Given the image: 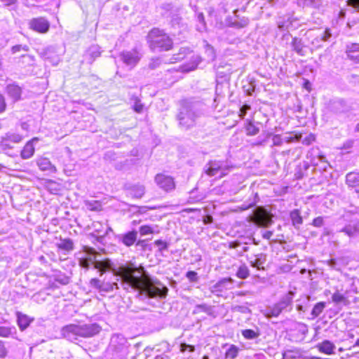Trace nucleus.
<instances>
[{
    "instance_id": "nucleus-35",
    "label": "nucleus",
    "mask_w": 359,
    "mask_h": 359,
    "mask_svg": "<svg viewBox=\"0 0 359 359\" xmlns=\"http://www.w3.org/2000/svg\"><path fill=\"white\" fill-rule=\"evenodd\" d=\"M236 276L241 279H246L250 276V271L245 264L239 266L236 271Z\"/></svg>"
},
{
    "instance_id": "nucleus-27",
    "label": "nucleus",
    "mask_w": 359,
    "mask_h": 359,
    "mask_svg": "<svg viewBox=\"0 0 359 359\" xmlns=\"http://www.w3.org/2000/svg\"><path fill=\"white\" fill-rule=\"evenodd\" d=\"M18 325L20 330H25L33 321V318H29L28 316L23 314L20 312L17 313Z\"/></svg>"
},
{
    "instance_id": "nucleus-46",
    "label": "nucleus",
    "mask_w": 359,
    "mask_h": 359,
    "mask_svg": "<svg viewBox=\"0 0 359 359\" xmlns=\"http://www.w3.org/2000/svg\"><path fill=\"white\" fill-rule=\"evenodd\" d=\"M29 50V46L27 45H15L11 48V52L13 54H15L21 50L27 52Z\"/></svg>"
},
{
    "instance_id": "nucleus-43",
    "label": "nucleus",
    "mask_w": 359,
    "mask_h": 359,
    "mask_svg": "<svg viewBox=\"0 0 359 359\" xmlns=\"http://www.w3.org/2000/svg\"><path fill=\"white\" fill-rule=\"evenodd\" d=\"M249 23V20L248 18H243L241 19H240L239 20H235L233 23H232V25L233 27H236V28H243V27H245Z\"/></svg>"
},
{
    "instance_id": "nucleus-34",
    "label": "nucleus",
    "mask_w": 359,
    "mask_h": 359,
    "mask_svg": "<svg viewBox=\"0 0 359 359\" xmlns=\"http://www.w3.org/2000/svg\"><path fill=\"white\" fill-rule=\"evenodd\" d=\"M57 246L60 249L71 251L74 249V243L72 240L67 238L61 240L60 243L57 244Z\"/></svg>"
},
{
    "instance_id": "nucleus-44",
    "label": "nucleus",
    "mask_w": 359,
    "mask_h": 359,
    "mask_svg": "<svg viewBox=\"0 0 359 359\" xmlns=\"http://www.w3.org/2000/svg\"><path fill=\"white\" fill-rule=\"evenodd\" d=\"M93 227L95 233H91L92 236L96 237L97 235H101L100 233L103 230V225L99 222H95L93 223Z\"/></svg>"
},
{
    "instance_id": "nucleus-37",
    "label": "nucleus",
    "mask_w": 359,
    "mask_h": 359,
    "mask_svg": "<svg viewBox=\"0 0 359 359\" xmlns=\"http://www.w3.org/2000/svg\"><path fill=\"white\" fill-rule=\"evenodd\" d=\"M325 307V302H318L317 303L312 309L311 316L312 318H315L318 317L323 311Z\"/></svg>"
},
{
    "instance_id": "nucleus-55",
    "label": "nucleus",
    "mask_w": 359,
    "mask_h": 359,
    "mask_svg": "<svg viewBox=\"0 0 359 359\" xmlns=\"http://www.w3.org/2000/svg\"><path fill=\"white\" fill-rule=\"evenodd\" d=\"M11 334V329L7 327H0V337H8Z\"/></svg>"
},
{
    "instance_id": "nucleus-51",
    "label": "nucleus",
    "mask_w": 359,
    "mask_h": 359,
    "mask_svg": "<svg viewBox=\"0 0 359 359\" xmlns=\"http://www.w3.org/2000/svg\"><path fill=\"white\" fill-rule=\"evenodd\" d=\"M187 351L192 353L195 351V346L193 345L187 344L186 343H182L180 344V351L185 352Z\"/></svg>"
},
{
    "instance_id": "nucleus-4",
    "label": "nucleus",
    "mask_w": 359,
    "mask_h": 359,
    "mask_svg": "<svg viewBox=\"0 0 359 359\" xmlns=\"http://www.w3.org/2000/svg\"><path fill=\"white\" fill-rule=\"evenodd\" d=\"M97 252L93 248L83 246L82 250L76 253L79 264L82 268L88 269L93 262L95 269L101 272V275L107 269L108 266L104 262L94 261Z\"/></svg>"
},
{
    "instance_id": "nucleus-2",
    "label": "nucleus",
    "mask_w": 359,
    "mask_h": 359,
    "mask_svg": "<svg viewBox=\"0 0 359 359\" xmlns=\"http://www.w3.org/2000/svg\"><path fill=\"white\" fill-rule=\"evenodd\" d=\"M202 114L198 104L184 100L177 115L179 125L184 130L190 129L196 125Z\"/></svg>"
},
{
    "instance_id": "nucleus-6",
    "label": "nucleus",
    "mask_w": 359,
    "mask_h": 359,
    "mask_svg": "<svg viewBox=\"0 0 359 359\" xmlns=\"http://www.w3.org/2000/svg\"><path fill=\"white\" fill-rule=\"evenodd\" d=\"M149 46L152 50H168L172 46V41L168 35L159 29H153L147 36Z\"/></svg>"
},
{
    "instance_id": "nucleus-3",
    "label": "nucleus",
    "mask_w": 359,
    "mask_h": 359,
    "mask_svg": "<svg viewBox=\"0 0 359 359\" xmlns=\"http://www.w3.org/2000/svg\"><path fill=\"white\" fill-rule=\"evenodd\" d=\"M129 343L122 334H113L108 347L110 359H126L128 354Z\"/></svg>"
},
{
    "instance_id": "nucleus-25",
    "label": "nucleus",
    "mask_w": 359,
    "mask_h": 359,
    "mask_svg": "<svg viewBox=\"0 0 359 359\" xmlns=\"http://www.w3.org/2000/svg\"><path fill=\"white\" fill-rule=\"evenodd\" d=\"M37 141L36 138L32 139L31 141H29L24 147L23 149L21 151L20 156L23 159H28L31 158L34 153V147L33 145V142Z\"/></svg>"
},
{
    "instance_id": "nucleus-12",
    "label": "nucleus",
    "mask_w": 359,
    "mask_h": 359,
    "mask_svg": "<svg viewBox=\"0 0 359 359\" xmlns=\"http://www.w3.org/2000/svg\"><path fill=\"white\" fill-rule=\"evenodd\" d=\"M92 287L98 290L100 292H109L114 289H118L117 283L104 282L97 278H92L90 281Z\"/></svg>"
},
{
    "instance_id": "nucleus-1",
    "label": "nucleus",
    "mask_w": 359,
    "mask_h": 359,
    "mask_svg": "<svg viewBox=\"0 0 359 359\" xmlns=\"http://www.w3.org/2000/svg\"><path fill=\"white\" fill-rule=\"evenodd\" d=\"M136 271L135 266L121 267V285L124 290L132 288L148 298L165 299L167 297L168 288L159 280L152 278L143 267L138 269L142 276H135Z\"/></svg>"
},
{
    "instance_id": "nucleus-5",
    "label": "nucleus",
    "mask_w": 359,
    "mask_h": 359,
    "mask_svg": "<svg viewBox=\"0 0 359 359\" xmlns=\"http://www.w3.org/2000/svg\"><path fill=\"white\" fill-rule=\"evenodd\" d=\"M294 292L292 291L285 294L279 302L271 306L266 308L263 314L268 318L278 317L283 312H290L292 310V302Z\"/></svg>"
},
{
    "instance_id": "nucleus-24",
    "label": "nucleus",
    "mask_w": 359,
    "mask_h": 359,
    "mask_svg": "<svg viewBox=\"0 0 359 359\" xmlns=\"http://www.w3.org/2000/svg\"><path fill=\"white\" fill-rule=\"evenodd\" d=\"M266 255L264 254H259L251 258L250 260V264L251 266L256 268L257 270H264V264L266 262Z\"/></svg>"
},
{
    "instance_id": "nucleus-19",
    "label": "nucleus",
    "mask_w": 359,
    "mask_h": 359,
    "mask_svg": "<svg viewBox=\"0 0 359 359\" xmlns=\"http://www.w3.org/2000/svg\"><path fill=\"white\" fill-rule=\"evenodd\" d=\"M62 336L70 341H74L77 340L76 334V325L69 324L64 326L61 329Z\"/></svg>"
},
{
    "instance_id": "nucleus-53",
    "label": "nucleus",
    "mask_w": 359,
    "mask_h": 359,
    "mask_svg": "<svg viewBox=\"0 0 359 359\" xmlns=\"http://www.w3.org/2000/svg\"><path fill=\"white\" fill-rule=\"evenodd\" d=\"M299 355V353L297 351L287 350L284 353V357L287 358H295Z\"/></svg>"
},
{
    "instance_id": "nucleus-11",
    "label": "nucleus",
    "mask_w": 359,
    "mask_h": 359,
    "mask_svg": "<svg viewBox=\"0 0 359 359\" xmlns=\"http://www.w3.org/2000/svg\"><path fill=\"white\" fill-rule=\"evenodd\" d=\"M120 56L123 63L131 68L134 67L139 62L142 57L141 54L135 49L123 51Z\"/></svg>"
},
{
    "instance_id": "nucleus-18",
    "label": "nucleus",
    "mask_w": 359,
    "mask_h": 359,
    "mask_svg": "<svg viewBox=\"0 0 359 359\" xmlns=\"http://www.w3.org/2000/svg\"><path fill=\"white\" fill-rule=\"evenodd\" d=\"M81 327L83 338L92 337L97 334L101 330L100 326L97 323L81 325Z\"/></svg>"
},
{
    "instance_id": "nucleus-62",
    "label": "nucleus",
    "mask_w": 359,
    "mask_h": 359,
    "mask_svg": "<svg viewBox=\"0 0 359 359\" xmlns=\"http://www.w3.org/2000/svg\"><path fill=\"white\" fill-rule=\"evenodd\" d=\"M109 231H112V229L110 226H107L106 231H104V233L102 235H97V236H95L97 241L98 242L101 243L102 241V240L104 239V238L107 235H108Z\"/></svg>"
},
{
    "instance_id": "nucleus-63",
    "label": "nucleus",
    "mask_w": 359,
    "mask_h": 359,
    "mask_svg": "<svg viewBox=\"0 0 359 359\" xmlns=\"http://www.w3.org/2000/svg\"><path fill=\"white\" fill-rule=\"evenodd\" d=\"M313 225L316 227H320L323 224V218L318 217L313 220Z\"/></svg>"
},
{
    "instance_id": "nucleus-64",
    "label": "nucleus",
    "mask_w": 359,
    "mask_h": 359,
    "mask_svg": "<svg viewBox=\"0 0 359 359\" xmlns=\"http://www.w3.org/2000/svg\"><path fill=\"white\" fill-rule=\"evenodd\" d=\"M7 355V350L2 341H0V358H4Z\"/></svg>"
},
{
    "instance_id": "nucleus-47",
    "label": "nucleus",
    "mask_w": 359,
    "mask_h": 359,
    "mask_svg": "<svg viewBox=\"0 0 359 359\" xmlns=\"http://www.w3.org/2000/svg\"><path fill=\"white\" fill-rule=\"evenodd\" d=\"M302 135L301 134H294V136H285L283 138V142L287 143H291L294 141H300L302 140Z\"/></svg>"
},
{
    "instance_id": "nucleus-54",
    "label": "nucleus",
    "mask_w": 359,
    "mask_h": 359,
    "mask_svg": "<svg viewBox=\"0 0 359 359\" xmlns=\"http://www.w3.org/2000/svg\"><path fill=\"white\" fill-rule=\"evenodd\" d=\"M205 52L211 60H214L215 58V53L213 47L208 43L205 45Z\"/></svg>"
},
{
    "instance_id": "nucleus-28",
    "label": "nucleus",
    "mask_w": 359,
    "mask_h": 359,
    "mask_svg": "<svg viewBox=\"0 0 359 359\" xmlns=\"http://www.w3.org/2000/svg\"><path fill=\"white\" fill-rule=\"evenodd\" d=\"M347 56L350 60H359V43H353L346 49Z\"/></svg>"
},
{
    "instance_id": "nucleus-52",
    "label": "nucleus",
    "mask_w": 359,
    "mask_h": 359,
    "mask_svg": "<svg viewBox=\"0 0 359 359\" xmlns=\"http://www.w3.org/2000/svg\"><path fill=\"white\" fill-rule=\"evenodd\" d=\"M316 140V137L313 134H309L306 137L302 139V142L305 145H310Z\"/></svg>"
},
{
    "instance_id": "nucleus-48",
    "label": "nucleus",
    "mask_w": 359,
    "mask_h": 359,
    "mask_svg": "<svg viewBox=\"0 0 359 359\" xmlns=\"http://www.w3.org/2000/svg\"><path fill=\"white\" fill-rule=\"evenodd\" d=\"M140 233L142 236L151 234L154 233L153 229L150 226L144 225L140 228Z\"/></svg>"
},
{
    "instance_id": "nucleus-61",
    "label": "nucleus",
    "mask_w": 359,
    "mask_h": 359,
    "mask_svg": "<svg viewBox=\"0 0 359 359\" xmlns=\"http://www.w3.org/2000/svg\"><path fill=\"white\" fill-rule=\"evenodd\" d=\"M348 5L354 8L356 11H359V0H347Z\"/></svg>"
},
{
    "instance_id": "nucleus-38",
    "label": "nucleus",
    "mask_w": 359,
    "mask_h": 359,
    "mask_svg": "<svg viewBox=\"0 0 359 359\" xmlns=\"http://www.w3.org/2000/svg\"><path fill=\"white\" fill-rule=\"evenodd\" d=\"M332 302H334L335 304L343 303L345 305L347 304L348 302L344 295L339 293L338 291H337L332 294Z\"/></svg>"
},
{
    "instance_id": "nucleus-30",
    "label": "nucleus",
    "mask_w": 359,
    "mask_h": 359,
    "mask_svg": "<svg viewBox=\"0 0 359 359\" xmlns=\"http://www.w3.org/2000/svg\"><path fill=\"white\" fill-rule=\"evenodd\" d=\"M293 50L300 55H304V47L302 43V40L297 38H294L292 42Z\"/></svg>"
},
{
    "instance_id": "nucleus-31",
    "label": "nucleus",
    "mask_w": 359,
    "mask_h": 359,
    "mask_svg": "<svg viewBox=\"0 0 359 359\" xmlns=\"http://www.w3.org/2000/svg\"><path fill=\"white\" fill-rule=\"evenodd\" d=\"M84 203L86 208L91 211H99L102 209V203L99 201H85Z\"/></svg>"
},
{
    "instance_id": "nucleus-16",
    "label": "nucleus",
    "mask_w": 359,
    "mask_h": 359,
    "mask_svg": "<svg viewBox=\"0 0 359 359\" xmlns=\"http://www.w3.org/2000/svg\"><path fill=\"white\" fill-rule=\"evenodd\" d=\"M339 232L344 233L351 238L359 236V219H353L346 224Z\"/></svg>"
},
{
    "instance_id": "nucleus-10",
    "label": "nucleus",
    "mask_w": 359,
    "mask_h": 359,
    "mask_svg": "<svg viewBox=\"0 0 359 359\" xmlns=\"http://www.w3.org/2000/svg\"><path fill=\"white\" fill-rule=\"evenodd\" d=\"M328 109L330 112L336 115L346 114L351 110L350 106L341 99L330 101Z\"/></svg>"
},
{
    "instance_id": "nucleus-50",
    "label": "nucleus",
    "mask_w": 359,
    "mask_h": 359,
    "mask_svg": "<svg viewBox=\"0 0 359 359\" xmlns=\"http://www.w3.org/2000/svg\"><path fill=\"white\" fill-rule=\"evenodd\" d=\"M156 246L158 247V250L160 251H163L168 249V243L162 240H156L154 242Z\"/></svg>"
},
{
    "instance_id": "nucleus-60",
    "label": "nucleus",
    "mask_w": 359,
    "mask_h": 359,
    "mask_svg": "<svg viewBox=\"0 0 359 359\" xmlns=\"http://www.w3.org/2000/svg\"><path fill=\"white\" fill-rule=\"evenodd\" d=\"M161 64L160 58H153L149 65V67L151 69L157 68Z\"/></svg>"
},
{
    "instance_id": "nucleus-20",
    "label": "nucleus",
    "mask_w": 359,
    "mask_h": 359,
    "mask_svg": "<svg viewBox=\"0 0 359 359\" xmlns=\"http://www.w3.org/2000/svg\"><path fill=\"white\" fill-rule=\"evenodd\" d=\"M346 182L349 188L359 193V174L354 172H348L346 176Z\"/></svg>"
},
{
    "instance_id": "nucleus-56",
    "label": "nucleus",
    "mask_w": 359,
    "mask_h": 359,
    "mask_svg": "<svg viewBox=\"0 0 359 359\" xmlns=\"http://www.w3.org/2000/svg\"><path fill=\"white\" fill-rule=\"evenodd\" d=\"M186 276L191 282H196L198 280L197 273L194 271H188Z\"/></svg>"
},
{
    "instance_id": "nucleus-21",
    "label": "nucleus",
    "mask_w": 359,
    "mask_h": 359,
    "mask_svg": "<svg viewBox=\"0 0 359 359\" xmlns=\"http://www.w3.org/2000/svg\"><path fill=\"white\" fill-rule=\"evenodd\" d=\"M201 62V56L198 55H193L189 62L180 67L181 71L183 72H189L195 70Z\"/></svg>"
},
{
    "instance_id": "nucleus-32",
    "label": "nucleus",
    "mask_w": 359,
    "mask_h": 359,
    "mask_svg": "<svg viewBox=\"0 0 359 359\" xmlns=\"http://www.w3.org/2000/svg\"><path fill=\"white\" fill-rule=\"evenodd\" d=\"M246 133L249 136L257 135L259 132V128L257 127L251 121L248 120L245 125Z\"/></svg>"
},
{
    "instance_id": "nucleus-57",
    "label": "nucleus",
    "mask_w": 359,
    "mask_h": 359,
    "mask_svg": "<svg viewBox=\"0 0 359 359\" xmlns=\"http://www.w3.org/2000/svg\"><path fill=\"white\" fill-rule=\"evenodd\" d=\"M272 142L273 146H281L283 142V140L280 135H275L272 138Z\"/></svg>"
},
{
    "instance_id": "nucleus-42",
    "label": "nucleus",
    "mask_w": 359,
    "mask_h": 359,
    "mask_svg": "<svg viewBox=\"0 0 359 359\" xmlns=\"http://www.w3.org/2000/svg\"><path fill=\"white\" fill-rule=\"evenodd\" d=\"M190 53V50L189 48H181L179 53L177 55H175L173 57V60L175 62L182 60L184 56ZM174 62V61H172Z\"/></svg>"
},
{
    "instance_id": "nucleus-7",
    "label": "nucleus",
    "mask_w": 359,
    "mask_h": 359,
    "mask_svg": "<svg viewBox=\"0 0 359 359\" xmlns=\"http://www.w3.org/2000/svg\"><path fill=\"white\" fill-rule=\"evenodd\" d=\"M230 169V166L226 162L222 161L212 160L204 167V172L210 177L218 175L219 178L226 176Z\"/></svg>"
},
{
    "instance_id": "nucleus-58",
    "label": "nucleus",
    "mask_w": 359,
    "mask_h": 359,
    "mask_svg": "<svg viewBox=\"0 0 359 359\" xmlns=\"http://www.w3.org/2000/svg\"><path fill=\"white\" fill-rule=\"evenodd\" d=\"M306 6H312L314 8L319 7L321 4L320 0H304Z\"/></svg>"
},
{
    "instance_id": "nucleus-39",
    "label": "nucleus",
    "mask_w": 359,
    "mask_h": 359,
    "mask_svg": "<svg viewBox=\"0 0 359 359\" xmlns=\"http://www.w3.org/2000/svg\"><path fill=\"white\" fill-rule=\"evenodd\" d=\"M238 353V348L235 345H231L225 353L226 358L234 359Z\"/></svg>"
},
{
    "instance_id": "nucleus-9",
    "label": "nucleus",
    "mask_w": 359,
    "mask_h": 359,
    "mask_svg": "<svg viewBox=\"0 0 359 359\" xmlns=\"http://www.w3.org/2000/svg\"><path fill=\"white\" fill-rule=\"evenodd\" d=\"M28 25L31 29L40 34L48 32L50 28L49 22L42 17L31 19Z\"/></svg>"
},
{
    "instance_id": "nucleus-59",
    "label": "nucleus",
    "mask_w": 359,
    "mask_h": 359,
    "mask_svg": "<svg viewBox=\"0 0 359 359\" xmlns=\"http://www.w3.org/2000/svg\"><path fill=\"white\" fill-rule=\"evenodd\" d=\"M250 106L248 105V104H244L243 105L241 109H240V114H239V116L241 118H244V116H245V114H247L248 111L250 109Z\"/></svg>"
},
{
    "instance_id": "nucleus-40",
    "label": "nucleus",
    "mask_w": 359,
    "mask_h": 359,
    "mask_svg": "<svg viewBox=\"0 0 359 359\" xmlns=\"http://www.w3.org/2000/svg\"><path fill=\"white\" fill-rule=\"evenodd\" d=\"M132 100L133 101V107L134 111L137 113H142L144 109V105L141 103L140 99L136 96H133Z\"/></svg>"
},
{
    "instance_id": "nucleus-49",
    "label": "nucleus",
    "mask_w": 359,
    "mask_h": 359,
    "mask_svg": "<svg viewBox=\"0 0 359 359\" xmlns=\"http://www.w3.org/2000/svg\"><path fill=\"white\" fill-rule=\"evenodd\" d=\"M327 264L330 267H331L332 269H335L337 271H339L341 269V265L339 263V262L335 259H331L327 261Z\"/></svg>"
},
{
    "instance_id": "nucleus-36",
    "label": "nucleus",
    "mask_w": 359,
    "mask_h": 359,
    "mask_svg": "<svg viewBox=\"0 0 359 359\" xmlns=\"http://www.w3.org/2000/svg\"><path fill=\"white\" fill-rule=\"evenodd\" d=\"M242 335L246 339H255L259 336V332L250 329H246L241 331Z\"/></svg>"
},
{
    "instance_id": "nucleus-22",
    "label": "nucleus",
    "mask_w": 359,
    "mask_h": 359,
    "mask_svg": "<svg viewBox=\"0 0 359 359\" xmlns=\"http://www.w3.org/2000/svg\"><path fill=\"white\" fill-rule=\"evenodd\" d=\"M36 164L39 169L42 171H49L50 172H55L56 168L50 163L48 158L41 157L38 158Z\"/></svg>"
},
{
    "instance_id": "nucleus-45",
    "label": "nucleus",
    "mask_w": 359,
    "mask_h": 359,
    "mask_svg": "<svg viewBox=\"0 0 359 359\" xmlns=\"http://www.w3.org/2000/svg\"><path fill=\"white\" fill-rule=\"evenodd\" d=\"M133 195L135 197L140 198L144 194V187L142 185H138L134 187Z\"/></svg>"
},
{
    "instance_id": "nucleus-26",
    "label": "nucleus",
    "mask_w": 359,
    "mask_h": 359,
    "mask_svg": "<svg viewBox=\"0 0 359 359\" xmlns=\"http://www.w3.org/2000/svg\"><path fill=\"white\" fill-rule=\"evenodd\" d=\"M319 351L326 353L327 355L332 354L335 348L334 344L329 340H325L322 343L316 345Z\"/></svg>"
},
{
    "instance_id": "nucleus-8",
    "label": "nucleus",
    "mask_w": 359,
    "mask_h": 359,
    "mask_svg": "<svg viewBox=\"0 0 359 359\" xmlns=\"http://www.w3.org/2000/svg\"><path fill=\"white\" fill-rule=\"evenodd\" d=\"M272 215L262 207L256 208L252 216L253 222L262 227H267L272 223Z\"/></svg>"
},
{
    "instance_id": "nucleus-14",
    "label": "nucleus",
    "mask_w": 359,
    "mask_h": 359,
    "mask_svg": "<svg viewBox=\"0 0 359 359\" xmlns=\"http://www.w3.org/2000/svg\"><path fill=\"white\" fill-rule=\"evenodd\" d=\"M22 136L13 133H7L4 136L1 137L0 140V147L4 149H11L12 147L10 145L9 142L13 143H19L22 141Z\"/></svg>"
},
{
    "instance_id": "nucleus-29",
    "label": "nucleus",
    "mask_w": 359,
    "mask_h": 359,
    "mask_svg": "<svg viewBox=\"0 0 359 359\" xmlns=\"http://www.w3.org/2000/svg\"><path fill=\"white\" fill-rule=\"evenodd\" d=\"M332 36V34L330 32V29H326L324 31L321 32L316 38L313 41L312 43H316L318 46H320V44H318L320 41H327L330 37Z\"/></svg>"
},
{
    "instance_id": "nucleus-41",
    "label": "nucleus",
    "mask_w": 359,
    "mask_h": 359,
    "mask_svg": "<svg viewBox=\"0 0 359 359\" xmlns=\"http://www.w3.org/2000/svg\"><path fill=\"white\" fill-rule=\"evenodd\" d=\"M197 20L199 22V25H197V30L199 32H203L206 29V24L205 22L204 15L202 13H200L197 15Z\"/></svg>"
},
{
    "instance_id": "nucleus-15",
    "label": "nucleus",
    "mask_w": 359,
    "mask_h": 359,
    "mask_svg": "<svg viewBox=\"0 0 359 359\" xmlns=\"http://www.w3.org/2000/svg\"><path fill=\"white\" fill-rule=\"evenodd\" d=\"M234 280L231 278H224L212 285L210 290L212 293H219L233 287Z\"/></svg>"
},
{
    "instance_id": "nucleus-33",
    "label": "nucleus",
    "mask_w": 359,
    "mask_h": 359,
    "mask_svg": "<svg viewBox=\"0 0 359 359\" xmlns=\"http://www.w3.org/2000/svg\"><path fill=\"white\" fill-rule=\"evenodd\" d=\"M290 218L294 226H297L302 224L303 219L298 210H294L290 213Z\"/></svg>"
},
{
    "instance_id": "nucleus-17",
    "label": "nucleus",
    "mask_w": 359,
    "mask_h": 359,
    "mask_svg": "<svg viewBox=\"0 0 359 359\" xmlns=\"http://www.w3.org/2000/svg\"><path fill=\"white\" fill-rule=\"evenodd\" d=\"M137 238V232L136 231H131L116 236L117 241L127 247L132 246L135 243Z\"/></svg>"
},
{
    "instance_id": "nucleus-13",
    "label": "nucleus",
    "mask_w": 359,
    "mask_h": 359,
    "mask_svg": "<svg viewBox=\"0 0 359 359\" xmlns=\"http://www.w3.org/2000/svg\"><path fill=\"white\" fill-rule=\"evenodd\" d=\"M156 184L165 191H170L175 189V184L173 178L162 174H158L155 177Z\"/></svg>"
},
{
    "instance_id": "nucleus-23",
    "label": "nucleus",
    "mask_w": 359,
    "mask_h": 359,
    "mask_svg": "<svg viewBox=\"0 0 359 359\" xmlns=\"http://www.w3.org/2000/svg\"><path fill=\"white\" fill-rule=\"evenodd\" d=\"M6 91L8 95L14 101L20 99L22 90L20 86L15 84H9L6 86Z\"/></svg>"
}]
</instances>
